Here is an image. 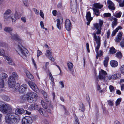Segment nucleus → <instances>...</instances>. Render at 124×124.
<instances>
[{
    "instance_id": "obj_1",
    "label": "nucleus",
    "mask_w": 124,
    "mask_h": 124,
    "mask_svg": "<svg viewBox=\"0 0 124 124\" xmlns=\"http://www.w3.org/2000/svg\"><path fill=\"white\" fill-rule=\"evenodd\" d=\"M102 24H94L95 28L97 31L96 33H94L93 34L95 41H96L97 44L95 49V51L97 55L100 56L102 54V52L101 50H100L99 52L98 51L101 45L100 37L99 36H98L97 37L96 34H101Z\"/></svg>"
},
{
    "instance_id": "obj_2",
    "label": "nucleus",
    "mask_w": 124,
    "mask_h": 124,
    "mask_svg": "<svg viewBox=\"0 0 124 124\" xmlns=\"http://www.w3.org/2000/svg\"><path fill=\"white\" fill-rule=\"evenodd\" d=\"M24 110L23 108H17L15 113H10L5 116L6 122L8 124H16L17 123V115H19L23 113Z\"/></svg>"
},
{
    "instance_id": "obj_3",
    "label": "nucleus",
    "mask_w": 124,
    "mask_h": 124,
    "mask_svg": "<svg viewBox=\"0 0 124 124\" xmlns=\"http://www.w3.org/2000/svg\"><path fill=\"white\" fill-rule=\"evenodd\" d=\"M13 110L11 105L3 102H0V111L3 113L6 114L8 113L6 116L10 113H13Z\"/></svg>"
},
{
    "instance_id": "obj_4",
    "label": "nucleus",
    "mask_w": 124,
    "mask_h": 124,
    "mask_svg": "<svg viewBox=\"0 0 124 124\" xmlns=\"http://www.w3.org/2000/svg\"><path fill=\"white\" fill-rule=\"evenodd\" d=\"M12 13V11L10 9H7L4 14V20L6 22H10L12 21V23H15L16 20L12 16L9 15Z\"/></svg>"
},
{
    "instance_id": "obj_5",
    "label": "nucleus",
    "mask_w": 124,
    "mask_h": 124,
    "mask_svg": "<svg viewBox=\"0 0 124 124\" xmlns=\"http://www.w3.org/2000/svg\"><path fill=\"white\" fill-rule=\"evenodd\" d=\"M16 50L18 54L23 58L26 57L28 54L26 49L19 43L18 44Z\"/></svg>"
},
{
    "instance_id": "obj_6",
    "label": "nucleus",
    "mask_w": 124,
    "mask_h": 124,
    "mask_svg": "<svg viewBox=\"0 0 124 124\" xmlns=\"http://www.w3.org/2000/svg\"><path fill=\"white\" fill-rule=\"evenodd\" d=\"M37 95L35 93L32 92L27 93L26 98L28 102L33 103L35 102L37 99Z\"/></svg>"
},
{
    "instance_id": "obj_7",
    "label": "nucleus",
    "mask_w": 124,
    "mask_h": 124,
    "mask_svg": "<svg viewBox=\"0 0 124 124\" xmlns=\"http://www.w3.org/2000/svg\"><path fill=\"white\" fill-rule=\"evenodd\" d=\"M33 122L32 118L30 116H26L22 119V124H32Z\"/></svg>"
},
{
    "instance_id": "obj_8",
    "label": "nucleus",
    "mask_w": 124,
    "mask_h": 124,
    "mask_svg": "<svg viewBox=\"0 0 124 124\" xmlns=\"http://www.w3.org/2000/svg\"><path fill=\"white\" fill-rule=\"evenodd\" d=\"M107 74V73L106 71L101 70L99 73V78L100 79L102 80L104 82H105L107 81L105 79Z\"/></svg>"
},
{
    "instance_id": "obj_9",
    "label": "nucleus",
    "mask_w": 124,
    "mask_h": 124,
    "mask_svg": "<svg viewBox=\"0 0 124 124\" xmlns=\"http://www.w3.org/2000/svg\"><path fill=\"white\" fill-rule=\"evenodd\" d=\"M16 83L15 80L11 76H10L8 79V84L10 88L14 87Z\"/></svg>"
},
{
    "instance_id": "obj_10",
    "label": "nucleus",
    "mask_w": 124,
    "mask_h": 124,
    "mask_svg": "<svg viewBox=\"0 0 124 124\" xmlns=\"http://www.w3.org/2000/svg\"><path fill=\"white\" fill-rule=\"evenodd\" d=\"M28 84L32 90L36 92H38L39 89L35 84L32 81H29Z\"/></svg>"
},
{
    "instance_id": "obj_11",
    "label": "nucleus",
    "mask_w": 124,
    "mask_h": 124,
    "mask_svg": "<svg viewBox=\"0 0 124 124\" xmlns=\"http://www.w3.org/2000/svg\"><path fill=\"white\" fill-rule=\"evenodd\" d=\"M27 85L24 84L20 86L18 89L19 92L20 93H22L25 91V90L27 89Z\"/></svg>"
},
{
    "instance_id": "obj_12",
    "label": "nucleus",
    "mask_w": 124,
    "mask_h": 124,
    "mask_svg": "<svg viewBox=\"0 0 124 124\" xmlns=\"http://www.w3.org/2000/svg\"><path fill=\"white\" fill-rule=\"evenodd\" d=\"M5 58L7 61V63L10 65L15 66L16 64L14 63L11 59L8 56H5Z\"/></svg>"
},
{
    "instance_id": "obj_13",
    "label": "nucleus",
    "mask_w": 124,
    "mask_h": 124,
    "mask_svg": "<svg viewBox=\"0 0 124 124\" xmlns=\"http://www.w3.org/2000/svg\"><path fill=\"white\" fill-rule=\"evenodd\" d=\"M39 113L41 115H43L45 117H47L48 115L45 110L42 108H40L38 110Z\"/></svg>"
},
{
    "instance_id": "obj_14",
    "label": "nucleus",
    "mask_w": 124,
    "mask_h": 124,
    "mask_svg": "<svg viewBox=\"0 0 124 124\" xmlns=\"http://www.w3.org/2000/svg\"><path fill=\"white\" fill-rule=\"evenodd\" d=\"M67 66L69 70L71 72L73 75L75 74L74 70L73 68V64L71 62H69L67 63Z\"/></svg>"
},
{
    "instance_id": "obj_15",
    "label": "nucleus",
    "mask_w": 124,
    "mask_h": 124,
    "mask_svg": "<svg viewBox=\"0 0 124 124\" xmlns=\"http://www.w3.org/2000/svg\"><path fill=\"white\" fill-rule=\"evenodd\" d=\"M107 3L108 5V7L109 9L113 10L115 9L114 4L111 0H108L107 1Z\"/></svg>"
},
{
    "instance_id": "obj_16",
    "label": "nucleus",
    "mask_w": 124,
    "mask_h": 124,
    "mask_svg": "<svg viewBox=\"0 0 124 124\" xmlns=\"http://www.w3.org/2000/svg\"><path fill=\"white\" fill-rule=\"evenodd\" d=\"M47 72L49 75V79L51 80L50 84L52 85L53 87V86L54 85V78H53L51 73L50 72L49 70H48V71H47Z\"/></svg>"
},
{
    "instance_id": "obj_17",
    "label": "nucleus",
    "mask_w": 124,
    "mask_h": 124,
    "mask_svg": "<svg viewBox=\"0 0 124 124\" xmlns=\"http://www.w3.org/2000/svg\"><path fill=\"white\" fill-rule=\"evenodd\" d=\"M38 105L36 104H31L29 107V109L30 111L37 109Z\"/></svg>"
},
{
    "instance_id": "obj_18",
    "label": "nucleus",
    "mask_w": 124,
    "mask_h": 124,
    "mask_svg": "<svg viewBox=\"0 0 124 124\" xmlns=\"http://www.w3.org/2000/svg\"><path fill=\"white\" fill-rule=\"evenodd\" d=\"M10 34L11 35V37L12 39L16 40H21L19 36H18L17 35L14 34L12 32H10Z\"/></svg>"
},
{
    "instance_id": "obj_19",
    "label": "nucleus",
    "mask_w": 124,
    "mask_h": 124,
    "mask_svg": "<svg viewBox=\"0 0 124 124\" xmlns=\"http://www.w3.org/2000/svg\"><path fill=\"white\" fill-rule=\"evenodd\" d=\"M86 18L88 21L87 23H90L91 21L92 20L93 17H91V13L90 12H88L86 15Z\"/></svg>"
},
{
    "instance_id": "obj_20",
    "label": "nucleus",
    "mask_w": 124,
    "mask_h": 124,
    "mask_svg": "<svg viewBox=\"0 0 124 124\" xmlns=\"http://www.w3.org/2000/svg\"><path fill=\"white\" fill-rule=\"evenodd\" d=\"M76 4L74 5H72L71 7V9L72 12L74 13H76L77 11V6L76 0H75Z\"/></svg>"
},
{
    "instance_id": "obj_21",
    "label": "nucleus",
    "mask_w": 124,
    "mask_h": 124,
    "mask_svg": "<svg viewBox=\"0 0 124 124\" xmlns=\"http://www.w3.org/2000/svg\"><path fill=\"white\" fill-rule=\"evenodd\" d=\"M122 32H119L117 35L115 41L117 42H118L120 41L122 37Z\"/></svg>"
},
{
    "instance_id": "obj_22",
    "label": "nucleus",
    "mask_w": 124,
    "mask_h": 124,
    "mask_svg": "<svg viewBox=\"0 0 124 124\" xmlns=\"http://www.w3.org/2000/svg\"><path fill=\"white\" fill-rule=\"evenodd\" d=\"M111 66L112 67H115L118 65L117 62L115 60H112L110 62Z\"/></svg>"
},
{
    "instance_id": "obj_23",
    "label": "nucleus",
    "mask_w": 124,
    "mask_h": 124,
    "mask_svg": "<svg viewBox=\"0 0 124 124\" xmlns=\"http://www.w3.org/2000/svg\"><path fill=\"white\" fill-rule=\"evenodd\" d=\"M93 6L95 8L97 9H101L103 7V5L100 4V3H96L93 4Z\"/></svg>"
},
{
    "instance_id": "obj_24",
    "label": "nucleus",
    "mask_w": 124,
    "mask_h": 124,
    "mask_svg": "<svg viewBox=\"0 0 124 124\" xmlns=\"http://www.w3.org/2000/svg\"><path fill=\"white\" fill-rule=\"evenodd\" d=\"M21 17V15L16 10L14 14V17L16 19H18L20 18Z\"/></svg>"
},
{
    "instance_id": "obj_25",
    "label": "nucleus",
    "mask_w": 124,
    "mask_h": 124,
    "mask_svg": "<svg viewBox=\"0 0 124 124\" xmlns=\"http://www.w3.org/2000/svg\"><path fill=\"white\" fill-rule=\"evenodd\" d=\"M120 74L117 73L116 74L112 75V79H115L117 78H120Z\"/></svg>"
},
{
    "instance_id": "obj_26",
    "label": "nucleus",
    "mask_w": 124,
    "mask_h": 124,
    "mask_svg": "<svg viewBox=\"0 0 124 124\" xmlns=\"http://www.w3.org/2000/svg\"><path fill=\"white\" fill-rule=\"evenodd\" d=\"M109 58L107 56L105 58V60L103 62L104 64V66L106 67L107 66L108 63V62Z\"/></svg>"
},
{
    "instance_id": "obj_27",
    "label": "nucleus",
    "mask_w": 124,
    "mask_h": 124,
    "mask_svg": "<svg viewBox=\"0 0 124 124\" xmlns=\"http://www.w3.org/2000/svg\"><path fill=\"white\" fill-rule=\"evenodd\" d=\"M25 73L26 74L27 76L31 79H32L33 78V76L29 72L28 70H26L25 71Z\"/></svg>"
},
{
    "instance_id": "obj_28",
    "label": "nucleus",
    "mask_w": 124,
    "mask_h": 124,
    "mask_svg": "<svg viewBox=\"0 0 124 124\" xmlns=\"http://www.w3.org/2000/svg\"><path fill=\"white\" fill-rule=\"evenodd\" d=\"M41 104L42 105L43 108L45 109H47L48 107L49 106L47 105L44 101L43 100H42L41 101Z\"/></svg>"
},
{
    "instance_id": "obj_29",
    "label": "nucleus",
    "mask_w": 124,
    "mask_h": 124,
    "mask_svg": "<svg viewBox=\"0 0 124 124\" xmlns=\"http://www.w3.org/2000/svg\"><path fill=\"white\" fill-rule=\"evenodd\" d=\"M119 3V5L120 7H124V0H115Z\"/></svg>"
},
{
    "instance_id": "obj_30",
    "label": "nucleus",
    "mask_w": 124,
    "mask_h": 124,
    "mask_svg": "<svg viewBox=\"0 0 124 124\" xmlns=\"http://www.w3.org/2000/svg\"><path fill=\"white\" fill-rule=\"evenodd\" d=\"M92 9L94 13V14L98 16L99 15L100 13L98 9L95 8H92Z\"/></svg>"
},
{
    "instance_id": "obj_31",
    "label": "nucleus",
    "mask_w": 124,
    "mask_h": 124,
    "mask_svg": "<svg viewBox=\"0 0 124 124\" xmlns=\"http://www.w3.org/2000/svg\"><path fill=\"white\" fill-rule=\"evenodd\" d=\"M65 27L66 30L68 31H70L71 28V24H65Z\"/></svg>"
},
{
    "instance_id": "obj_32",
    "label": "nucleus",
    "mask_w": 124,
    "mask_h": 124,
    "mask_svg": "<svg viewBox=\"0 0 124 124\" xmlns=\"http://www.w3.org/2000/svg\"><path fill=\"white\" fill-rule=\"evenodd\" d=\"M47 104H49V105L48 106V108L47 109H46V110L48 112L50 113L51 112V109H52L53 108V106L51 105V102H49Z\"/></svg>"
},
{
    "instance_id": "obj_33",
    "label": "nucleus",
    "mask_w": 124,
    "mask_h": 124,
    "mask_svg": "<svg viewBox=\"0 0 124 124\" xmlns=\"http://www.w3.org/2000/svg\"><path fill=\"white\" fill-rule=\"evenodd\" d=\"M12 75V76H11L15 80L18 78V76L16 73L14 72H13Z\"/></svg>"
},
{
    "instance_id": "obj_34",
    "label": "nucleus",
    "mask_w": 124,
    "mask_h": 124,
    "mask_svg": "<svg viewBox=\"0 0 124 124\" xmlns=\"http://www.w3.org/2000/svg\"><path fill=\"white\" fill-rule=\"evenodd\" d=\"M2 99L5 101H8L10 100V98L8 96L4 95H1Z\"/></svg>"
},
{
    "instance_id": "obj_35",
    "label": "nucleus",
    "mask_w": 124,
    "mask_h": 124,
    "mask_svg": "<svg viewBox=\"0 0 124 124\" xmlns=\"http://www.w3.org/2000/svg\"><path fill=\"white\" fill-rule=\"evenodd\" d=\"M4 85V80L2 79H0V87L3 88Z\"/></svg>"
},
{
    "instance_id": "obj_36",
    "label": "nucleus",
    "mask_w": 124,
    "mask_h": 124,
    "mask_svg": "<svg viewBox=\"0 0 124 124\" xmlns=\"http://www.w3.org/2000/svg\"><path fill=\"white\" fill-rule=\"evenodd\" d=\"M52 54V52L49 50H47L46 51V53H45V55L46 57L48 58L50 56H51Z\"/></svg>"
},
{
    "instance_id": "obj_37",
    "label": "nucleus",
    "mask_w": 124,
    "mask_h": 124,
    "mask_svg": "<svg viewBox=\"0 0 124 124\" xmlns=\"http://www.w3.org/2000/svg\"><path fill=\"white\" fill-rule=\"evenodd\" d=\"M41 92L43 94V95L44 96V98H45V99L46 101H48V100L46 99L47 98V93L45 92L43 90H42L41 91Z\"/></svg>"
},
{
    "instance_id": "obj_38",
    "label": "nucleus",
    "mask_w": 124,
    "mask_h": 124,
    "mask_svg": "<svg viewBox=\"0 0 124 124\" xmlns=\"http://www.w3.org/2000/svg\"><path fill=\"white\" fill-rule=\"evenodd\" d=\"M116 52V50L113 47H112L110 48V54H115Z\"/></svg>"
},
{
    "instance_id": "obj_39",
    "label": "nucleus",
    "mask_w": 124,
    "mask_h": 124,
    "mask_svg": "<svg viewBox=\"0 0 124 124\" xmlns=\"http://www.w3.org/2000/svg\"><path fill=\"white\" fill-rule=\"evenodd\" d=\"M4 30L6 32H9L12 30V29L10 27H6L5 28Z\"/></svg>"
},
{
    "instance_id": "obj_40",
    "label": "nucleus",
    "mask_w": 124,
    "mask_h": 124,
    "mask_svg": "<svg viewBox=\"0 0 124 124\" xmlns=\"http://www.w3.org/2000/svg\"><path fill=\"white\" fill-rule=\"evenodd\" d=\"M121 101L122 99L121 98H119L117 99L115 103L116 106H117L120 104V103L121 102Z\"/></svg>"
},
{
    "instance_id": "obj_41",
    "label": "nucleus",
    "mask_w": 124,
    "mask_h": 124,
    "mask_svg": "<svg viewBox=\"0 0 124 124\" xmlns=\"http://www.w3.org/2000/svg\"><path fill=\"white\" fill-rule=\"evenodd\" d=\"M122 14V12H120L118 13H116L114 14V16L116 18H119Z\"/></svg>"
},
{
    "instance_id": "obj_42",
    "label": "nucleus",
    "mask_w": 124,
    "mask_h": 124,
    "mask_svg": "<svg viewBox=\"0 0 124 124\" xmlns=\"http://www.w3.org/2000/svg\"><path fill=\"white\" fill-rule=\"evenodd\" d=\"M110 20L112 21V23H117V18L114 17H111Z\"/></svg>"
},
{
    "instance_id": "obj_43",
    "label": "nucleus",
    "mask_w": 124,
    "mask_h": 124,
    "mask_svg": "<svg viewBox=\"0 0 124 124\" xmlns=\"http://www.w3.org/2000/svg\"><path fill=\"white\" fill-rule=\"evenodd\" d=\"M8 77V75L6 74L5 73H3L1 75V79H5L7 78Z\"/></svg>"
},
{
    "instance_id": "obj_44",
    "label": "nucleus",
    "mask_w": 124,
    "mask_h": 124,
    "mask_svg": "<svg viewBox=\"0 0 124 124\" xmlns=\"http://www.w3.org/2000/svg\"><path fill=\"white\" fill-rule=\"evenodd\" d=\"M63 19L62 17L57 19L56 20L57 23H63Z\"/></svg>"
},
{
    "instance_id": "obj_45",
    "label": "nucleus",
    "mask_w": 124,
    "mask_h": 124,
    "mask_svg": "<svg viewBox=\"0 0 124 124\" xmlns=\"http://www.w3.org/2000/svg\"><path fill=\"white\" fill-rule=\"evenodd\" d=\"M116 57L118 58H121L122 57V55L121 53L120 52L117 53L116 54Z\"/></svg>"
},
{
    "instance_id": "obj_46",
    "label": "nucleus",
    "mask_w": 124,
    "mask_h": 124,
    "mask_svg": "<svg viewBox=\"0 0 124 124\" xmlns=\"http://www.w3.org/2000/svg\"><path fill=\"white\" fill-rule=\"evenodd\" d=\"M23 2L24 4L26 7H28L29 4L28 2V0H23Z\"/></svg>"
},
{
    "instance_id": "obj_47",
    "label": "nucleus",
    "mask_w": 124,
    "mask_h": 124,
    "mask_svg": "<svg viewBox=\"0 0 124 124\" xmlns=\"http://www.w3.org/2000/svg\"><path fill=\"white\" fill-rule=\"evenodd\" d=\"M5 54V51L2 49H0V55L3 56Z\"/></svg>"
},
{
    "instance_id": "obj_48",
    "label": "nucleus",
    "mask_w": 124,
    "mask_h": 124,
    "mask_svg": "<svg viewBox=\"0 0 124 124\" xmlns=\"http://www.w3.org/2000/svg\"><path fill=\"white\" fill-rule=\"evenodd\" d=\"M80 108H79V110H81L82 111H84V107L83 106V104H81L80 105Z\"/></svg>"
},
{
    "instance_id": "obj_49",
    "label": "nucleus",
    "mask_w": 124,
    "mask_h": 124,
    "mask_svg": "<svg viewBox=\"0 0 124 124\" xmlns=\"http://www.w3.org/2000/svg\"><path fill=\"white\" fill-rule=\"evenodd\" d=\"M62 107H63V109L65 111V114L67 115H68L69 114V113L67 110H66V109L65 106L63 105H62Z\"/></svg>"
},
{
    "instance_id": "obj_50",
    "label": "nucleus",
    "mask_w": 124,
    "mask_h": 124,
    "mask_svg": "<svg viewBox=\"0 0 124 124\" xmlns=\"http://www.w3.org/2000/svg\"><path fill=\"white\" fill-rule=\"evenodd\" d=\"M121 73L123 74H124V65L121 66Z\"/></svg>"
},
{
    "instance_id": "obj_51",
    "label": "nucleus",
    "mask_w": 124,
    "mask_h": 124,
    "mask_svg": "<svg viewBox=\"0 0 124 124\" xmlns=\"http://www.w3.org/2000/svg\"><path fill=\"white\" fill-rule=\"evenodd\" d=\"M120 46L122 47H124V38L122 40V41L120 43Z\"/></svg>"
},
{
    "instance_id": "obj_52",
    "label": "nucleus",
    "mask_w": 124,
    "mask_h": 124,
    "mask_svg": "<svg viewBox=\"0 0 124 124\" xmlns=\"http://www.w3.org/2000/svg\"><path fill=\"white\" fill-rule=\"evenodd\" d=\"M111 14L109 13H106L104 14V16L105 17H110L111 16Z\"/></svg>"
},
{
    "instance_id": "obj_53",
    "label": "nucleus",
    "mask_w": 124,
    "mask_h": 124,
    "mask_svg": "<svg viewBox=\"0 0 124 124\" xmlns=\"http://www.w3.org/2000/svg\"><path fill=\"white\" fill-rule=\"evenodd\" d=\"M37 57H38L39 56L42 55V52L39 50H38L37 51Z\"/></svg>"
},
{
    "instance_id": "obj_54",
    "label": "nucleus",
    "mask_w": 124,
    "mask_h": 124,
    "mask_svg": "<svg viewBox=\"0 0 124 124\" xmlns=\"http://www.w3.org/2000/svg\"><path fill=\"white\" fill-rule=\"evenodd\" d=\"M59 84L60 85H61V88H62L64 87V85L63 82V81H60L59 82Z\"/></svg>"
},
{
    "instance_id": "obj_55",
    "label": "nucleus",
    "mask_w": 124,
    "mask_h": 124,
    "mask_svg": "<svg viewBox=\"0 0 124 124\" xmlns=\"http://www.w3.org/2000/svg\"><path fill=\"white\" fill-rule=\"evenodd\" d=\"M48 58L49 59L53 62H54L55 61V59L53 57V56L51 55Z\"/></svg>"
},
{
    "instance_id": "obj_56",
    "label": "nucleus",
    "mask_w": 124,
    "mask_h": 124,
    "mask_svg": "<svg viewBox=\"0 0 124 124\" xmlns=\"http://www.w3.org/2000/svg\"><path fill=\"white\" fill-rule=\"evenodd\" d=\"M49 62H46L45 67L46 68H45V70L47 72L48 71V69L47 68V67L49 65Z\"/></svg>"
},
{
    "instance_id": "obj_57",
    "label": "nucleus",
    "mask_w": 124,
    "mask_h": 124,
    "mask_svg": "<svg viewBox=\"0 0 124 124\" xmlns=\"http://www.w3.org/2000/svg\"><path fill=\"white\" fill-rule=\"evenodd\" d=\"M117 32V29H116L114 30L112 32V36H114L115 35L116 33V32Z\"/></svg>"
},
{
    "instance_id": "obj_58",
    "label": "nucleus",
    "mask_w": 124,
    "mask_h": 124,
    "mask_svg": "<svg viewBox=\"0 0 124 124\" xmlns=\"http://www.w3.org/2000/svg\"><path fill=\"white\" fill-rule=\"evenodd\" d=\"M40 16L43 18H44V14L42 11L41 10H40Z\"/></svg>"
},
{
    "instance_id": "obj_59",
    "label": "nucleus",
    "mask_w": 124,
    "mask_h": 124,
    "mask_svg": "<svg viewBox=\"0 0 124 124\" xmlns=\"http://www.w3.org/2000/svg\"><path fill=\"white\" fill-rule=\"evenodd\" d=\"M109 88L110 91L111 92H112L114 91V87L112 85H110L109 87Z\"/></svg>"
},
{
    "instance_id": "obj_60",
    "label": "nucleus",
    "mask_w": 124,
    "mask_h": 124,
    "mask_svg": "<svg viewBox=\"0 0 124 124\" xmlns=\"http://www.w3.org/2000/svg\"><path fill=\"white\" fill-rule=\"evenodd\" d=\"M33 10L36 14L37 15L39 14V11L37 9L35 8H34Z\"/></svg>"
},
{
    "instance_id": "obj_61",
    "label": "nucleus",
    "mask_w": 124,
    "mask_h": 124,
    "mask_svg": "<svg viewBox=\"0 0 124 124\" xmlns=\"http://www.w3.org/2000/svg\"><path fill=\"white\" fill-rule=\"evenodd\" d=\"M86 48L88 51V53H89L90 50H89V44L88 43H86Z\"/></svg>"
},
{
    "instance_id": "obj_62",
    "label": "nucleus",
    "mask_w": 124,
    "mask_h": 124,
    "mask_svg": "<svg viewBox=\"0 0 124 124\" xmlns=\"http://www.w3.org/2000/svg\"><path fill=\"white\" fill-rule=\"evenodd\" d=\"M25 100V98L23 96H21V102H23Z\"/></svg>"
},
{
    "instance_id": "obj_63",
    "label": "nucleus",
    "mask_w": 124,
    "mask_h": 124,
    "mask_svg": "<svg viewBox=\"0 0 124 124\" xmlns=\"http://www.w3.org/2000/svg\"><path fill=\"white\" fill-rule=\"evenodd\" d=\"M32 62L33 63V64L34 66L36 68H37V65H36V64L35 62V61L34 59L33 58H32Z\"/></svg>"
},
{
    "instance_id": "obj_64",
    "label": "nucleus",
    "mask_w": 124,
    "mask_h": 124,
    "mask_svg": "<svg viewBox=\"0 0 124 124\" xmlns=\"http://www.w3.org/2000/svg\"><path fill=\"white\" fill-rule=\"evenodd\" d=\"M108 104L111 106L113 105V103L112 101L110 100H109L108 101Z\"/></svg>"
}]
</instances>
